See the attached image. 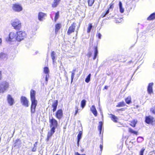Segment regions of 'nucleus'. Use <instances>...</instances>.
Instances as JSON below:
<instances>
[{
	"instance_id": "f257e3e1",
	"label": "nucleus",
	"mask_w": 155,
	"mask_h": 155,
	"mask_svg": "<svg viewBox=\"0 0 155 155\" xmlns=\"http://www.w3.org/2000/svg\"><path fill=\"white\" fill-rule=\"evenodd\" d=\"M9 84L8 82L3 81L0 84V93H3L7 91L9 88Z\"/></svg>"
},
{
	"instance_id": "f03ea898",
	"label": "nucleus",
	"mask_w": 155,
	"mask_h": 155,
	"mask_svg": "<svg viewBox=\"0 0 155 155\" xmlns=\"http://www.w3.org/2000/svg\"><path fill=\"white\" fill-rule=\"evenodd\" d=\"M12 9L15 12H19L22 10L23 8L21 5L15 3L12 4Z\"/></svg>"
},
{
	"instance_id": "7ed1b4c3",
	"label": "nucleus",
	"mask_w": 155,
	"mask_h": 155,
	"mask_svg": "<svg viewBox=\"0 0 155 155\" xmlns=\"http://www.w3.org/2000/svg\"><path fill=\"white\" fill-rule=\"evenodd\" d=\"M12 25L14 29L16 30H19L21 27V23L20 21L18 19H15L12 23Z\"/></svg>"
},
{
	"instance_id": "20e7f679",
	"label": "nucleus",
	"mask_w": 155,
	"mask_h": 155,
	"mask_svg": "<svg viewBox=\"0 0 155 155\" xmlns=\"http://www.w3.org/2000/svg\"><path fill=\"white\" fill-rule=\"evenodd\" d=\"M26 34L25 32L20 31L17 33V41H20L25 37Z\"/></svg>"
},
{
	"instance_id": "39448f33",
	"label": "nucleus",
	"mask_w": 155,
	"mask_h": 155,
	"mask_svg": "<svg viewBox=\"0 0 155 155\" xmlns=\"http://www.w3.org/2000/svg\"><path fill=\"white\" fill-rule=\"evenodd\" d=\"M17 33L12 32L9 34L8 40L9 41H14L17 40Z\"/></svg>"
},
{
	"instance_id": "423d86ee",
	"label": "nucleus",
	"mask_w": 155,
	"mask_h": 155,
	"mask_svg": "<svg viewBox=\"0 0 155 155\" xmlns=\"http://www.w3.org/2000/svg\"><path fill=\"white\" fill-rule=\"evenodd\" d=\"M76 25V23H73L69 27L67 33L68 35H69L71 33L74 31Z\"/></svg>"
},
{
	"instance_id": "0eeeda50",
	"label": "nucleus",
	"mask_w": 155,
	"mask_h": 155,
	"mask_svg": "<svg viewBox=\"0 0 155 155\" xmlns=\"http://www.w3.org/2000/svg\"><path fill=\"white\" fill-rule=\"evenodd\" d=\"M155 121L154 118L151 116H146L145 117V122L147 124H152Z\"/></svg>"
},
{
	"instance_id": "6e6552de",
	"label": "nucleus",
	"mask_w": 155,
	"mask_h": 155,
	"mask_svg": "<svg viewBox=\"0 0 155 155\" xmlns=\"http://www.w3.org/2000/svg\"><path fill=\"white\" fill-rule=\"evenodd\" d=\"M21 101L23 105L26 107H28V101L25 97L22 96L21 98Z\"/></svg>"
},
{
	"instance_id": "1a4fd4ad",
	"label": "nucleus",
	"mask_w": 155,
	"mask_h": 155,
	"mask_svg": "<svg viewBox=\"0 0 155 155\" xmlns=\"http://www.w3.org/2000/svg\"><path fill=\"white\" fill-rule=\"evenodd\" d=\"M7 98L8 102L10 106H12L15 104L14 100L10 95L8 94L7 96Z\"/></svg>"
},
{
	"instance_id": "9d476101",
	"label": "nucleus",
	"mask_w": 155,
	"mask_h": 155,
	"mask_svg": "<svg viewBox=\"0 0 155 155\" xmlns=\"http://www.w3.org/2000/svg\"><path fill=\"white\" fill-rule=\"evenodd\" d=\"M49 122L50 123V127H57L58 125V122L55 119L53 118L51 119L50 118Z\"/></svg>"
},
{
	"instance_id": "9b49d317",
	"label": "nucleus",
	"mask_w": 155,
	"mask_h": 155,
	"mask_svg": "<svg viewBox=\"0 0 155 155\" xmlns=\"http://www.w3.org/2000/svg\"><path fill=\"white\" fill-rule=\"evenodd\" d=\"M8 58V55L6 53L4 52H0V60L5 61Z\"/></svg>"
},
{
	"instance_id": "f8f14e48",
	"label": "nucleus",
	"mask_w": 155,
	"mask_h": 155,
	"mask_svg": "<svg viewBox=\"0 0 155 155\" xmlns=\"http://www.w3.org/2000/svg\"><path fill=\"white\" fill-rule=\"evenodd\" d=\"M37 101L31 102V114H34L35 111V108L37 105Z\"/></svg>"
},
{
	"instance_id": "ddd939ff",
	"label": "nucleus",
	"mask_w": 155,
	"mask_h": 155,
	"mask_svg": "<svg viewBox=\"0 0 155 155\" xmlns=\"http://www.w3.org/2000/svg\"><path fill=\"white\" fill-rule=\"evenodd\" d=\"M35 91L33 90H31L30 91V97L31 102H33L37 101L35 99Z\"/></svg>"
},
{
	"instance_id": "4468645a",
	"label": "nucleus",
	"mask_w": 155,
	"mask_h": 155,
	"mask_svg": "<svg viewBox=\"0 0 155 155\" xmlns=\"http://www.w3.org/2000/svg\"><path fill=\"white\" fill-rule=\"evenodd\" d=\"M63 116L62 110L61 109L58 110H57L55 115L56 117L59 120H60Z\"/></svg>"
},
{
	"instance_id": "2eb2a0df",
	"label": "nucleus",
	"mask_w": 155,
	"mask_h": 155,
	"mask_svg": "<svg viewBox=\"0 0 155 155\" xmlns=\"http://www.w3.org/2000/svg\"><path fill=\"white\" fill-rule=\"evenodd\" d=\"M153 83H150L149 84L147 89V91L148 93L149 94H151L153 93Z\"/></svg>"
},
{
	"instance_id": "dca6fc26",
	"label": "nucleus",
	"mask_w": 155,
	"mask_h": 155,
	"mask_svg": "<svg viewBox=\"0 0 155 155\" xmlns=\"http://www.w3.org/2000/svg\"><path fill=\"white\" fill-rule=\"evenodd\" d=\"M46 16V14L42 12H40L39 13L38 16V19L40 21H42L44 18Z\"/></svg>"
},
{
	"instance_id": "f3484780",
	"label": "nucleus",
	"mask_w": 155,
	"mask_h": 155,
	"mask_svg": "<svg viewBox=\"0 0 155 155\" xmlns=\"http://www.w3.org/2000/svg\"><path fill=\"white\" fill-rule=\"evenodd\" d=\"M90 110L91 112L95 116L97 115V112L94 105H92L90 108Z\"/></svg>"
},
{
	"instance_id": "a211bd4d",
	"label": "nucleus",
	"mask_w": 155,
	"mask_h": 155,
	"mask_svg": "<svg viewBox=\"0 0 155 155\" xmlns=\"http://www.w3.org/2000/svg\"><path fill=\"white\" fill-rule=\"evenodd\" d=\"M110 117L111 118L112 120L115 122H117L118 118L117 117L112 114H110Z\"/></svg>"
},
{
	"instance_id": "6ab92c4d",
	"label": "nucleus",
	"mask_w": 155,
	"mask_h": 155,
	"mask_svg": "<svg viewBox=\"0 0 155 155\" xmlns=\"http://www.w3.org/2000/svg\"><path fill=\"white\" fill-rule=\"evenodd\" d=\"M58 102L57 101H56L54 102L52 105V107L53 108V112H54L56 110L57 106L58 105Z\"/></svg>"
},
{
	"instance_id": "aec40b11",
	"label": "nucleus",
	"mask_w": 155,
	"mask_h": 155,
	"mask_svg": "<svg viewBox=\"0 0 155 155\" xmlns=\"http://www.w3.org/2000/svg\"><path fill=\"white\" fill-rule=\"evenodd\" d=\"M82 132L81 131H80L79 134L78 135V141H77V144L78 146H79V142L80 141V139H81L82 137Z\"/></svg>"
},
{
	"instance_id": "412c9836",
	"label": "nucleus",
	"mask_w": 155,
	"mask_h": 155,
	"mask_svg": "<svg viewBox=\"0 0 155 155\" xmlns=\"http://www.w3.org/2000/svg\"><path fill=\"white\" fill-rule=\"evenodd\" d=\"M119 6L120 12L121 13H123L124 11V9L122 7V4L120 1L119 2Z\"/></svg>"
},
{
	"instance_id": "4be33fe9",
	"label": "nucleus",
	"mask_w": 155,
	"mask_h": 155,
	"mask_svg": "<svg viewBox=\"0 0 155 155\" xmlns=\"http://www.w3.org/2000/svg\"><path fill=\"white\" fill-rule=\"evenodd\" d=\"M56 55V53L54 51H53L51 52V58L52 60L53 63V64H54L55 61V56Z\"/></svg>"
},
{
	"instance_id": "5701e85b",
	"label": "nucleus",
	"mask_w": 155,
	"mask_h": 155,
	"mask_svg": "<svg viewBox=\"0 0 155 155\" xmlns=\"http://www.w3.org/2000/svg\"><path fill=\"white\" fill-rule=\"evenodd\" d=\"M61 27V25L60 24H57L55 26V32L57 33L58 31L60 29Z\"/></svg>"
},
{
	"instance_id": "b1692460",
	"label": "nucleus",
	"mask_w": 155,
	"mask_h": 155,
	"mask_svg": "<svg viewBox=\"0 0 155 155\" xmlns=\"http://www.w3.org/2000/svg\"><path fill=\"white\" fill-rule=\"evenodd\" d=\"M125 104L123 101L122 102H119L118 103L117 105H116L117 107H123L125 106Z\"/></svg>"
},
{
	"instance_id": "393cba45",
	"label": "nucleus",
	"mask_w": 155,
	"mask_h": 155,
	"mask_svg": "<svg viewBox=\"0 0 155 155\" xmlns=\"http://www.w3.org/2000/svg\"><path fill=\"white\" fill-rule=\"evenodd\" d=\"M98 54V51L97 49V47H96L95 48V51H94V57L93 58V59L94 60H95L96 57L97 56Z\"/></svg>"
},
{
	"instance_id": "a878e982",
	"label": "nucleus",
	"mask_w": 155,
	"mask_h": 155,
	"mask_svg": "<svg viewBox=\"0 0 155 155\" xmlns=\"http://www.w3.org/2000/svg\"><path fill=\"white\" fill-rule=\"evenodd\" d=\"M131 99L130 96H129L126 98L125 101L127 104H129L131 102Z\"/></svg>"
},
{
	"instance_id": "bb28decb",
	"label": "nucleus",
	"mask_w": 155,
	"mask_h": 155,
	"mask_svg": "<svg viewBox=\"0 0 155 155\" xmlns=\"http://www.w3.org/2000/svg\"><path fill=\"white\" fill-rule=\"evenodd\" d=\"M155 18V13H153L151 14L148 18L147 20H152Z\"/></svg>"
},
{
	"instance_id": "cd10ccee",
	"label": "nucleus",
	"mask_w": 155,
	"mask_h": 155,
	"mask_svg": "<svg viewBox=\"0 0 155 155\" xmlns=\"http://www.w3.org/2000/svg\"><path fill=\"white\" fill-rule=\"evenodd\" d=\"M44 72L45 74H49V70L48 68V67H46L44 68Z\"/></svg>"
},
{
	"instance_id": "c85d7f7f",
	"label": "nucleus",
	"mask_w": 155,
	"mask_h": 155,
	"mask_svg": "<svg viewBox=\"0 0 155 155\" xmlns=\"http://www.w3.org/2000/svg\"><path fill=\"white\" fill-rule=\"evenodd\" d=\"M103 125V123L102 122L100 121L99 122V125L98 126V129L100 131V133H101V130H102V127Z\"/></svg>"
},
{
	"instance_id": "c756f323",
	"label": "nucleus",
	"mask_w": 155,
	"mask_h": 155,
	"mask_svg": "<svg viewBox=\"0 0 155 155\" xmlns=\"http://www.w3.org/2000/svg\"><path fill=\"white\" fill-rule=\"evenodd\" d=\"M59 2H57L56 0H54V1L53 3L52 4V6L54 8L57 6L58 5Z\"/></svg>"
},
{
	"instance_id": "7c9ffc66",
	"label": "nucleus",
	"mask_w": 155,
	"mask_h": 155,
	"mask_svg": "<svg viewBox=\"0 0 155 155\" xmlns=\"http://www.w3.org/2000/svg\"><path fill=\"white\" fill-rule=\"evenodd\" d=\"M91 76V74H90L87 76V77L86 78L85 80V81L86 83H88V82H89V81H90Z\"/></svg>"
},
{
	"instance_id": "2f4dec72",
	"label": "nucleus",
	"mask_w": 155,
	"mask_h": 155,
	"mask_svg": "<svg viewBox=\"0 0 155 155\" xmlns=\"http://www.w3.org/2000/svg\"><path fill=\"white\" fill-rule=\"evenodd\" d=\"M129 132L131 133H133L137 135V132L133 130L130 128H129Z\"/></svg>"
},
{
	"instance_id": "473e14b6",
	"label": "nucleus",
	"mask_w": 155,
	"mask_h": 155,
	"mask_svg": "<svg viewBox=\"0 0 155 155\" xmlns=\"http://www.w3.org/2000/svg\"><path fill=\"white\" fill-rule=\"evenodd\" d=\"M54 134L52 133L50 131H49L48 133L47 138V141H48L49 140V138H51V137Z\"/></svg>"
},
{
	"instance_id": "72a5a7b5",
	"label": "nucleus",
	"mask_w": 155,
	"mask_h": 155,
	"mask_svg": "<svg viewBox=\"0 0 155 155\" xmlns=\"http://www.w3.org/2000/svg\"><path fill=\"white\" fill-rule=\"evenodd\" d=\"M86 101L85 100H82L81 101V106L82 108H83L86 105Z\"/></svg>"
},
{
	"instance_id": "f704fd0d",
	"label": "nucleus",
	"mask_w": 155,
	"mask_h": 155,
	"mask_svg": "<svg viewBox=\"0 0 155 155\" xmlns=\"http://www.w3.org/2000/svg\"><path fill=\"white\" fill-rule=\"evenodd\" d=\"M137 121L134 120L131 122L130 125L133 127H135L136 124H137Z\"/></svg>"
},
{
	"instance_id": "c9c22d12",
	"label": "nucleus",
	"mask_w": 155,
	"mask_h": 155,
	"mask_svg": "<svg viewBox=\"0 0 155 155\" xmlns=\"http://www.w3.org/2000/svg\"><path fill=\"white\" fill-rule=\"evenodd\" d=\"M94 2V0H88V5L91 6L92 5Z\"/></svg>"
},
{
	"instance_id": "e433bc0d",
	"label": "nucleus",
	"mask_w": 155,
	"mask_h": 155,
	"mask_svg": "<svg viewBox=\"0 0 155 155\" xmlns=\"http://www.w3.org/2000/svg\"><path fill=\"white\" fill-rule=\"evenodd\" d=\"M92 27V26L91 24H89V25H88V27L87 28V33H89L90 32Z\"/></svg>"
},
{
	"instance_id": "4c0bfd02",
	"label": "nucleus",
	"mask_w": 155,
	"mask_h": 155,
	"mask_svg": "<svg viewBox=\"0 0 155 155\" xmlns=\"http://www.w3.org/2000/svg\"><path fill=\"white\" fill-rule=\"evenodd\" d=\"M143 138L142 137H139L137 138V141L138 142H140L143 141Z\"/></svg>"
},
{
	"instance_id": "58836bf2",
	"label": "nucleus",
	"mask_w": 155,
	"mask_h": 155,
	"mask_svg": "<svg viewBox=\"0 0 155 155\" xmlns=\"http://www.w3.org/2000/svg\"><path fill=\"white\" fill-rule=\"evenodd\" d=\"M59 16V12H58L57 13H56L55 17H54V19L55 21H56V20L58 18Z\"/></svg>"
},
{
	"instance_id": "ea45409f",
	"label": "nucleus",
	"mask_w": 155,
	"mask_h": 155,
	"mask_svg": "<svg viewBox=\"0 0 155 155\" xmlns=\"http://www.w3.org/2000/svg\"><path fill=\"white\" fill-rule=\"evenodd\" d=\"M51 128L50 131L52 133L54 134V133L55 132V129L56 127H51Z\"/></svg>"
},
{
	"instance_id": "a19ab883",
	"label": "nucleus",
	"mask_w": 155,
	"mask_h": 155,
	"mask_svg": "<svg viewBox=\"0 0 155 155\" xmlns=\"http://www.w3.org/2000/svg\"><path fill=\"white\" fill-rule=\"evenodd\" d=\"M145 150V149L144 148H142L140 152V155H143V153Z\"/></svg>"
},
{
	"instance_id": "79ce46f5",
	"label": "nucleus",
	"mask_w": 155,
	"mask_h": 155,
	"mask_svg": "<svg viewBox=\"0 0 155 155\" xmlns=\"http://www.w3.org/2000/svg\"><path fill=\"white\" fill-rule=\"evenodd\" d=\"M74 75H75L74 73L72 72V74H71V83H72L73 81V80L74 77Z\"/></svg>"
},
{
	"instance_id": "37998d69",
	"label": "nucleus",
	"mask_w": 155,
	"mask_h": 155,
	"mask_svg": "<svg viewBox=\"0 0 155 155\" xmlns=\"http://www.w3.org/2000/svg\"><path fill=\"white\" fill-rule=\"evenodd\" d=\"M150 111L154 114H155V107H153L150 110Z\"/></svg>"
},
{
	"instance_id": "c03bdc74",
	"label": "nucleus",
	"mask_w": 155,
	"mask_h": 155,
	"mask_svg": "<svg viewBox=\"0 0 155 155\" xmlns=\"http://www.w3.org/2000/svg\"><path fill=\"white\" fill-rule=\"evenodd\" d=\"M109 9H108L107 10V11L105 13V14H104V15L103 16V17H105L109 13Z\"/></svg>"
},
{
	"instance_id": "a18cd8bd",
	"label": "nucleus",
	"mask_w": 155,
	"mask_h": 155,
	"mask_svg": "<svg viewBox=\"0 0 155 155\" xmlns=\"http://www.w3.org/2000/svg\"><path fill=\"white\" fill-rule=\"evenodd\" d=\"M49 77V74H46L45 77V81H46L47 82L48 80V78Z\"/></svg>"
},
{
	"instance_id": "49530a36",
	"label": "nucleus",
	"mask_w": 155,
	"mask_h": 155,
	"mask_svg": "<svg viewBox=\"0 0 155 155\" xmlns=\"http://www.w3.org/2000/svg\"><path fill=\"white\" fill-rule=\"evenodd\" d=\"M97 36H98V38L99 39H101V35L99 33H98L97 34Z\"/></svg>"
},
{
	"instance_id": "de8ad7c7",
	"label": "nucleus",
	"mask_w": 155,
	"mask_h": 155,
	"mask_svg": "<svg viewBox=\"0 0 155 155\" xmlns=\"http://www.w3.org/2000/svg\"><path fill=\"white\" fill-rule=\"evenodd\" d=\"M110 7H109V9H112L113 8V4H112V3H111L110 4Z\"/></svg>"
},
{
	"instance_id": "09e8293b",
	"label": "nucleus",
	"mask_w": 155,
	"mask_h": 155,
	"mask_svg": "<svg viewBox=\"0 0 155 155\" xmlns=\"http://www.w3.org/2000/svg\"><path fill=\"white\" fill-rule=\"evenodd\" d=\"M75 155H86L85 154H81L78 152H76L75 154Z\"/></svg>"
},
{
	"instance_id": "8fccbe9b",
	"label": "nucleus",
	"mask_w": 155,
	"mask_h": 155,
	"mask_svg": "<svg viewBox=\"0 0 155 155\" xmlns=\"http://www.w3.org/2000/svg\"><path fill=\"white\" fill-rule=\"evenodd\" d=\"M36 148L35 147H33L32 149V151L33 152H35L36 151Z\"/></svg>"
},
{
	"instance_id": "3c124183",
	"label": "nucleus",
	"mask_w": 155,
	"mask_h": 155,
	"mask_svg": "<svg viewBox=\"0 0 155 155\" xmlns=\"http://www.w3.org/2000/svg\"><path fill=\"white\" fill-rule=\"evenodd\" d=\"M100 147L101 149V151H102L103 148V146L102 145L100 144Z\"/></svg>"
},
{
	"instance_id": "603ef678",
	"label": "nucleus",
	"mask_w": 155,
	"mask_h": 155,
	"mask_svg": "<svg viewBox=\"0 0 155 155\" xmlns=\"http://www.w3.org/2000/svg\"><path fill=\"white\" fill-rule=\"evenodd\" d=\"M2 39L1 38H0V46H1L2 45Z\"/></svg>"
},
{
	"instance_id": "864d4df0",
	"label": "nucleus",
	"mask_w": 155,
	"mask_h": 155,
	"mask_svg": "<svg viewBox=\"0 0 155 155\" xmlns=\"http://www.w3.org/2000/svg\"><path fill=\"white\" fill-rule=\"evenodd\" d=\"M78 109H77V110H75V114H74L75 115H76L77 114L78 112Z\"/></svg>"
},
{
	"instance_id": "5fc2aeb1",
	"label": "nucleus",
	"mask_w": 155,
	"mask_h": 155,
	"mask_svg": "<svg viewBox=\"0 0 155 155\" xmlns=\"http://www.w3.org/2000/svg\"><path fill=\"white\" fill-rule=\"evenodd\" d=\"M37 142H36L34 144V147H36L37 145Z\"/></svg>"
},
{
	"instance_id": "6e6d98bb",
	"label": "nucleus",
	"mask_w": 155,
	"mask_h": 155,
	"mask_svg": "<svg viewBox=\"0 0 155 155\" xmlns=\"http://www.w3.org/2000/svg\"><path fill=\"white\" fill-rule=\"evenodd\" d=\"M56 1H57V2H60L61 0H56Z\"/></svg>"
},
{
	"instance_id": "4d7b16f0",
	"label": "nucleus",
	"mask_w": 155,
	"mask_h": 155,
	"mask_svg": "<svg viewBox=\"0 0 155 155\" xmlns=\"http://www.w3.org/2000/svg\"><path fill=\"white\" fill-rule=\"evenodd\" d=\"M107 86H105L104 88L105 89H107Z\"/></svg>"
},
{
	"instance_id": "13d9d810",
	"label": "nucleus",
	"mask_w": 155,
	"mask_h": 155,
	"mask_svg": "<svg viewBox=\"0 0 155 155\" xmlns=\"http://www.w3.org/2000/svg\"><path fill=\"white\" fill-rule=\"evenodd\" d=\"M75 109L77 110V109H78V107L77 106H76L75 108Z\"/></svg>"
},
{
	"instance_id": "bf43d9fd",
	"label": "nucleus",
	"mask_w": 155,
	"mask_h": 155,
	"mask_svg": "<svg viewBox=\"0 0 155 155\" xmlns=\"http://www.w3.org/2000/svg\"><path fill=\"white\" fill-rule=\"evenodd\" d=\"M104 14H105V13H103L102 14V15L103 16L104 15Z\"/></svg>"
},
{
	"instance_id": "052dcab7",
	"label": "nucleus",
	"mask_w": 155,
	"mask_h": 155,
	"mask_svg": "<svg viewBox=\"0 0 155 155\" xmlns=\"http://www.w3.org/2000/svg\"><path fill=\"white\" fill-rule=\"evenodd\" d=\"M75 71V70H74L73 71V72H74Z\"/></svg>"
},
{
	"instance_id": "680f3d73",
	"label": "nucleus",
	"mask_w": 155,
	"mask_h": 155,
	"mask_svg": "<svg viewBox=\"0 0 155 155\" xmlns=\"http://www.w3.org/2000/svg\"><path fill=\"white\" fill-rule=\"evenodd\" d=\"M76 32H77V34H76V35L77 34V33H78V31H76Z\"/></svg>"
},
{
	"instance_id": "e2e57ef3",
	"label": "nucleus",
	"mask_w": 155,
	"mask_h": 155,
	"mask_svg": "<svg viewBox=\"0 0 155 155\" xmlns=\"http://www.w3.org/2000/svg\"><path fill=\"white\" fill-rule=\"evenodd\" d=\"M56 155H58V154H56Z\"/></svg>"
}]
</instances>
